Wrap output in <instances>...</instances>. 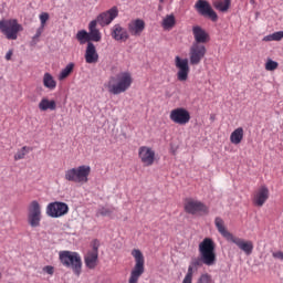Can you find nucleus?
<instances>
[{"instance_id":"aec40b11","label":"nucleus","mask_w":283,"mask_h":283,"mask_svg":"<svg viewBox=\"0 0 283 283\" xmlns=\"http://www.w3.org/2000/svg\"><path fill=\"white\" fill-rule=\"evenodd\" d=\"M128 32L132 36H140L145 32V20L136 19L128 23Z\"/></svg>"},{"instance_id":"ddd939ff","label":"nucleus","mask_w":283,"mask_h":283,"mask_svg":"<svg viewBox=\"0 0 283 283\" xmlns=\"http://www.w3.org/2000/svg\"><path fill=\"white\" fill-rule=\"evenodd\" d=\"M207 54V46L205 44H192L190 46V65H200V61L205 59Z\"/></svg>"},{"instance_id":"a878e982","label":"nucleus","mask_w":283,"mask_h":283,"mask_svg":"<svg viewBox=\"0 0 283 283\" xmlns=\"http://www.w3.org/2000/svg\"><path fill=\"white\" fill-rule=\"evenodd\" d=\"M87 269H96V262H98V254L88 252L84 259Z\"/></svg>"},{"instance_id":"c85d7f7f","label":"nucleus","mask_w":283,"mask_h":283,"mask_svg":"<svg viewBox=\"0 0 283 283\" xmlns=\"http://www.w3.org/2000/svg\"><path fill=\"white\" fill-rule=\"evenodd\" d=\"M72 72H74V63L71 62L61 71L59 75L60 81H65Z\"/></svg>"},{"instance_id":"a18cd8bd","label":"nucleus","mask_w":283,"mask_h":283,"mask_svg":"<svg viewBox=\"0 0 283 283\" xmlns=\"http://www.w3.org/2000/svg\"><path fill=\"white\" fill-rule=\"evenodd\" d=\"M250 3H255V0H250Z\"/></svg>"},{"instance_id":"2eb2a0df","label":"nucleus","mask_w":283,"mask_h":283,"mask_svg":"<svg viewBox=\"0 0 283 283\" xmlns=\"http://www.w3.org/2000/svg\"><path fill=\"white\" fill-rule=\"evenodd\" d=\"M116 17H118V8L113 7L108 11L99 13L93 21H96L97 24L105 28V25H109V23H112Z\"/></svg>"},{"instance_id":"b1692460","label":"nucleus","mask_w":283,"mask_h":283,"mask_svg":"<svg viewBox=\"0 0 283 283\" xmlns=\"http://www.w3.org/2000/svg\"><path fill=\"white\" fill-rule=\"evenodd\" d=\"M39 109L41 112H48V109H51V112H54V109H56V102L54 99L50 101L43 97L39 103Z\"/></svg>"},{"instance_id":"58836bf2","label":"nucleus","mask_w":283,"mask_h":283,"mask_svg":"<svg viewBox=\"0 0 283 283\" xmlns=\"http://www.w3.org/2000/svg\"><path fill=\"white\" fill-rule=\"evenodd\" d=\"M192 279H193V276H191V274H186L182 283H191Z\"/></svg>"},{"instance_id":"393cba45","label":"nucleus","mask_w":283,"mask_h":283,"mask_svg":"<svg viewBox=\"0 0 283 283\" xmlns=\"http://www.w3.org/2000/svg\"><path fill=\"white\" fill-rule=\"evenodd\" d=\"M212 6L216 10H219V12H228L231 8V0H223V2L221 0H216Z\"/></svg>"},{"instance_id":"0eeeda50","label":"nucleus","mask_w":283,"mask_h":283,"mask_svg":"<svg viewBox=\"0 0 283 283\" xmlns=\"http://www.w3.org/2000/svg\"><path fill=\"white\" fill-rule=\"evenodd\" d=\"M132 255L135 259V266L130 272L128 283H138L140 275L145 273V255H143V252L138 249H134Z\"/></svg>"},{"instance_id":"20e7f679","label":"nucleus","mask_w":283,"mask_h":283,"mask_svg":"<svg viewBox=\"0 0 283 283\" xmlns=\"http://www.w3.org/2000/svg\"><path fill=\"white\" fill-rule=\"evenodd\" d=\"M59 260L62 266L71 269L76 277H81V273H83V260L78 252H72L69 250L60 251Z\"/></svg>"},{"instance_id":"5701e85b","label":"nucleus","mask_w":283,"mask_h":283,"mask_svg":"<svg viewBox=\"0 0 283 283\" xmlns=\"http://www.w3.org/2000/svg\"><path fill=\"white\" fill-rule=\"evenodd\" d=\"M243 138H244V128L242 127H238L230 135V142L232 143V145H240Z\"/></svg>"},{"instance_id":"e433bc0d","label":"nucleus","mask_w":283,"mask_h":283,"mask_svg":"<svg viewBox=\"0 0 283 283\" xmlns=\"http://www.w3.org/2000/svg\"><path fill=\"white\" fill-rule=\"evenodd\" d=\"M43 273H48V275H54V266L46 265L42 269Z\"/></svg>"},{"instance_id":"4c0bfd02","label":"nucleus","mask_w":283,"mask_h":283,"mask_svg":"<svg viewBox=\"0 0 283 283\" xmlns=\"http://www.w3.org/2000/svg\"><path fill=\"white\" fill-rule=\"evenodd\" d=\"M273 258H275L276 260H282L283 261V252L282 251L274 252Z\"/></svg>"},{"instance_id":"49530a36","label":"nucleus","mask_w":283,"mask_h":283,"mask_svg":"<svg viewBox=\"0 0 283 283\" xmlns=\"http://www.w3.org/2000/svg\"><path fill=\"white\" fill-rule=\"evenodd\" d=\"M159 2H160V3H164V2H165V0H159Z\"/></svg>"},{"instance_id":"a19ab883","label":"nucleus","mask_w":283,"mask_h":283,"mask_svg":"<svg viewBox=\"0 0 283 283\" xmlns=\"http://www.w3.org/2000/svg\"><path fill=\"white\" fill-rule=\"evenodd\" d=\"M40 36H36V34L33 35L31 45H36V42L39 41Z\"/></svg>"},{"instance_id":"7c9ffc66","label":"nucleus","mask_w":283,"mask_h":283,"mask_svg":"<svg viewBox=\"0 0 283 283\" xmlns=\"http://www.w3.org/2000/svg\"><path fill=\"white\" fill-rule=\"evenodd\" d=\"M283 39V31H277L272 34L265 35L263 41H282Z\"/></svg>"},{"instance_id":"7ed1b4c3","label":"nucleus","mask_w":283,"mask_h":283,"mask_svg":"<svg viewBox=\"0 0 283 283\" xmlns=\"http://www.w3.org/2000/svg\"><path fill=\"white\" fill-rule=\"evenodd\" d=\"M132 83H134V80L132 78V73L120 72L115 76L109 77L106 87L109 94L118 96V94H123L125 91L130 88Z\"/></svg>"},{"instance_id":"6ab92c4d","label":"nucleus","mask_w":283,"mask_h":283,"mask_svg":"<svg viewBox=\"0 0 283 283\" xmlns=\"http://www.w3.org/2000/svg\"><path fill=\"white\" fill-rule=\"evenodd\" d=\"M111 36L114 41H122L125 43V41L129 39V32L120 24H115L112 29Z\"/></svg>"},{"instance_id":"a211bd4d","label":"nucleus","mask_w":283,"mask_h":283,"mask_svg":"<svg viewBox=\"0 0 283 283\" xmlns=\"http://www.w3.org/2000/svg\"><path fill=\"white\" fill-rule=\"evenodd\" d=\"M192 34L195 36L193 45H203V43H209V33L202 27L195 25L192 27Z\"/></svg>"},{"instance_id":"79ce46f5","label":"nucleus","mask_w":283,"mask_h":283,"mask_svg":"<svg viewBox=\"0 0 283 283\" xmlns=\"http://www.w3.org/2000/svg\"><path fill=\"white\" fill-rule=\"evenodd\" d=\"M12 59V50H9L6 54V60L10 61Z\"/></svg>"},{"instance_id":"6e6552de","label":"nucleus","mask_w":283,"mask_h":283,"mask_svg":"<svg viewBox=\"0 0 283 283\" xmlns=\"http://www.w3.org/2000/svg\"><path fill=\"white\" fill-rule=\"evenodd\" d=\"M91 171L92 168L87 165L69 169L65 171V180L69 182H87Z\"/></svg>"},{"instance_id":"9b49d317","label":"nucleus","mask_w":283,"mask_h":283,"mask_svg":"<svg viewBox=\"0 0 283 283\" xmlns=\"http://www.w3.org/2000/svg\"><path fill=\"white\" fill-rule=\"evenodd\" d=\"M28 222L32 229L41 227V205L33 200L29 207Z\"/></svg>"},{"instance_id":"c756f323","label":"nucleus","mask_w":283,"mask_h":283,"mask_svg":"<svg viewBox=\"0 0 283 283\" xmlns=\"http://www.w3.org/2000/svg\"><path fill=\"white\" fill-rule=\"evenodd\" d=\"M112 213H114V208L102 207L97 210L96 218H98L99 216H102V218H109Z\"/></svg>"},{"instance_id":"37998d69","label":"nucleus","mask_w":283,"mask_h":283,"mask_svg":"<svg viewBox=\"0 0 283 283\" xmlns=\"http://www.w3.org/2000/svg\"><path fill=\"white\" fill-rule=\"evenodd\" d=\"M187 275H190V277H193V268L191 265L188 268Z\"/></svg>"},{"instance_id":"4468645a","label":"nucleus","mask_w":283,"mask_h":283,"mask_svg":"<svg viewBox=\"0 0 283 283\" xmlns=\"http://www.w3.org/2000/svg\"><path fill=\"white\" fill-rule=\"evenodd\" d=\"M170 120L177 125H187L191 120V114L186 108H175L170 112Z\"/></svg>"},{"instance_id":"f03ea898","label":"nucleus","mask_w":283,"mask_h":283,"mask_svg":"<svg viewBox=\"0 0 283 283\" xmlns=\"http://www.w3.org/2000/svg\"><path fill=\"white\" fill-rule=\"evenodd\" d=\"M214 224L219 233L228 240V242H232L235 244L245 255H251L253 253V241H247L242 238L234 237L233 233L229 232L224 227V220L222 218L217 217L214 219Z\"/></svg>"},{"instance_id":"ea45409f","label":"nucleus","mask_w":283,"mask_h":283,"mask_svg":"<svg viewBox=\"0 0 283 283\" xmlns=\"http://www.w3.org/2000/svg\"><path fill=\"white\" fill-rule=\"evenodd\" d=\"M44 28H45V27H41V25H40L39 29L36 30L35 35L41 38V34H43Z\"/></svg>"},{"instance_id":"9d476101","label":"nucleus","mask_w":283,"mask_h":283,"mask_svg":"<svg viewBox=\"0 0 283 283\" xmlns=\"http://www.w3.org/2000/svg\"><path fill=\"white\" fill-rule=\"evenodd\" d=\"M67 213H70V206L63 201H54L46 207V216L49 218H63Z\"/></svg>"},{"instance_id":"f8f14e48","label":"nucleus","mask_w":283,"mask_h":283,"mask_svg":"<svg viewBox=\"0 0 283 283\" xmlns=\"http://www.w3.org/2000/svg\"><path fill=\"white\" fill-rule=\"evenodd\" d=\"M175 66L177 67V80L180 81L181 83L187 81L189 78V60L188 59H182L180 56L175 57Z\"/></svg>"},{"instance_id":"72a5a7b5","label":"nucleus","mask_w":283,"mask_h":283,"mask_svg":"<svg viewBox=\"0 0 283 283\" xmlns=\"http://www.w3.org/2000/svg\"><path fill=\"white\" fill-rule=\"evenodd\" d=\"M50 20V13L48 12H42L40 14V21H41V27L45 28V23H48V21Z\"/></svg>"},{"instance_id":"cd10ccee","label":"nucleus","mask_w":283,"mask_h":283,"mask_svg":"<svg viewBox=\"0 0 283 283\" xmlns=\"http://www.w3.org/2000/svg\"><path fill=\"white\" fill-rule=\"evenodd\" d=\"M176 25V17L174 14L166 15L163 20V28L165 30H171Z\"/></svg>"},{"instance_id":"bb28decb","label":"nucleus","mask_w":283,"mask_h":283,"mask_svg":"<svg viewBox=\"0 0 283 283\" xmlns=\"http://www.w3.org/2000/svg\"><path fill=\"white\" fill-rule=\"evenodd\" d=\"M43 85L48 90H55L56 88V81H54V77L50 73H45L43 77Z\"/></svg>"},{"instance_id":"c03bdc74","label":"nucleus","mask_w":283,"mask_h":283,"mask_svg":"<svg viewBox=\"0 0 283 283\" xmlns=\"http://www.w3.org/2000/svg\"><path fill=\"white\" fill-rule=\"evenodd\" d=\"M210 119L216 120V116L211 115Z\"/></svg>"},{"instance_id":"4be33fe9","label":"nucleus","mask_w":283,"mask_h":283,"mask_svg":"<svg viewBox=\"0 0 283 283\" xmlns=\"http://www.w3.org/2000/svg\"><path fill=\"white\" fill-rule=\"evenodd\" d=\"M86 50H85V62L88 64L98 63V52L96 51V45L93 42H86Z\"/></svg>"},{"instance_id":"f3484780","label":"nucleus","mask_w":283,"mask_h":283,"mask_svg":"<svg viewBox=\"0 0 283 283\" xmlns=\"http://www.w3.org/2000/svg\"><path fill=\"white\" fill-rule=\"evenodd\" d=\"M139 158L146 167H151L154 165V160H156V151L147 146L139 147Z\"/></svg>"},{"instance_id":"423d86ee","label":"nucleus","mask_w":283,"mask_h":283,"mask_svg":"<svg viewBox=\"0 0 283 283\" xmlns=\"http://www.w3.org/2000/svg\"><path fill=\"white\" fill-rule=\"evenodd\" d=\"M0 32H2L9 41H17L19 32H23V25L19 24L17 19L1 20Z\"/></svg>"},{"instance_id":"c9c22d12","label":"nucleus","mask_w":283,"mask_h":283,"mask_svg":"<svg viewBox=\"0 0 283 283\" xmlns=\"http://www.w3.org/2000/svg\"><path fill=\"white\" fill-rule=\"evenodd\" d=\"M99 247H101V241H98V239H94L92 242L93 251L91 253H95L96 255H98Z\"/></svg>"},{"instance_id":"39448f33","label":"nucleus","mask_w":283,"mask_h":283,"mask_svg":"<svg viewBox=\"0 0 283 283\" xmlns=\"http://www.w3.org/2000/svg\"><path fill=\"white\" fill-rule=\"evenodd\" d=\"M96 21L92 20L88 24V32L85 30H80L75 39L78 41L80 45H85V43H98L103 39L101 35V30L96 28Z\"/></svg>"},{"instance_id":"f257e3e1","label":"nucleus","mask_w":283,"mask_h":283,"mask_svg":"<svg viewBox=\"0 0 283 283\" xmlns=\"http://www.w3.org/2000/svg\"><path fill=\"white\" fill-rule=\"evenodd\" d=\"M216 242L211 238H205L202 242L199 243V258L193 259L191 262L192 266H213L216 264Z\"/></svg>"},{"instance_id":"dca6fc26","label":"nucleus","mask_w":283,"mask_h":283,"mask_svg":"<svg viewBox=\"0 0 283 283\" xmlns=\"http://www.w3.org/2000/svg\"><path fill=\"white\" fill-rule=\"evenodd\" d=\"M185 211L191 216H196V213L209 214V208L201 201H188L185 205Z\"/></svg>"},{"instance_id":"f704fd0d","label":"nucleus","mask_w":283,"mask_h":283,"mask_svg":"<svg viewBox=\"0 0 283 283\" xmlns=\"http://www.w3.org/2000/svg\"><path fill=\"white\" fill-rule=\"evenodd\" d=\"M197 283H211V275L209 273L201 274Z\"/></svg>"},{"instance_id":"1a4fd4ad","label":"nucleus","mask_w":283,"mask_h":283,"mask_svg":"<svg viewBox=\"0 0 283 283\" xmlns=\"http://www.w3.org/2000/svg\"><path fill=\"white\" fill-rule=\"evenodd\" d=\"M195 10H197L200 17L205 19H210L213 23L218 21V13L211 7V3L207 0H197L195 3Z\"/></svg>"},{"instance_id":"473e14b6","label":"nucleus","mask_w":283,"mask_h":283,"mask_svg":"<svg viewBox=\"0 0 283 283\" xmlns=\"http://www.w3.org/2000/svg\"><path fill=\"white\" fill-rule=\"evenodd\" d=\"M277 62L273 61V60H269L266 63H265V70L268 72H273L274 70H277Z\"/></svg>"},{"instance_id":"412c9836","label":"nucleus","mask_w":283,"mask_h":283,"mask_svg":"<svg viewBox=\"0 0 283 283\" xmlns=\"http://www.w3.org/2000/svg\"><path fill=\"white\" fill-rule=\"evenodd\" d=\"M269 200V187L261 186L254 195L253 203L256 207H264V202Z\"/></svg>"},{"instance_id":"2f4dec72","label":"nucleus","mask_w":283,"mask_h":283,"mask_svg":"<svg viewBox=\"0 0 283 283\" xmlns=\"http://www.w3.org/2000/svg\"><path fill=\"white\" fill-rule=\"evenodd\" d=\"M25 151H30V148H28V146H23L22 149L14 155V160H23V158H25Z\"/></svg>"}]
</instances>
